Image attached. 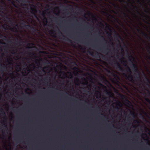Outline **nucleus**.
Masks as SVG:
<instances>
[{
	"mask_svg": "<svg viewBox=\"0 0 150 150\" xmlns=\"http://www.w3.org/2000/svg\"><path fill=\"white\" fill-rule=\"evenodd\" d=\"M21 5L22 6H27L28 5V4H21Z\"/></svg>",
	"mask_w": 150,
	"mask_h": 150,
	"instance_id": "nucleus-16",
	"label": "nucleus"
},
{
	"mask_svg": "<svg viewBox=\"0 0 150 150\" xmlns=\"http://www.w3.org/2000/svg\"><path fill=\"white\" fill-rule=\"evenodd\" d=\"M50 68V67L49 66H47L45 67V68Z\"/></svg>",
	"mask_w": 150,
	"mask_h": 150,
	"instance_id": "nucleus-24",
	"label": "nucleus"
},
{
	"mask_svg": "<svg viewBox=\"0 0 150 150\" xmlns=\"http://www.w3.org/2000/svg\"><path fill=\"white\" fill-rule=\"evenodd\" d=\"M127 66V69L128 70L127 72L128 73L130 74V75L128 76V78H130V81L132 82H133L134 81V79L133 78L131 74H132V71L130 69V68L127 66Z\"/></svg>",
	"mask_w": 150,
	"mask_h": 150,
	"instance_id": "nucleus-3",
	"label": "nucleus"
},
{
	"mask_svg": "<svg viewBox=\"0 0 150 150\" xmlns=\"http://www.w3.org/2000/svg\"><path fill=\"white\" fill-rule=\"evenodd\" d=\"M123 14L125 16H126V13H123Z\"/></svg>",
	"mask_w": 150,
	"mask_h": 150,
	"instance_id": "nucleus-35",
	"label": "nucleus"
},
{
	"mask_svg": "<svg viewBox=\"0 0 150 150\" xmlns=\"http://www.w3.org/2000/svg\"><path fill=\"white\" fill-rule=\"evenodd\" d=\"M103 57H105V56H103V57L102 58H103V59H104V58H103Z\"/></svg>",
	"mask_w": 150,
	"mask_h": 150,
	"instance_id": "nucleus-40",
	"label": "nucleus"
},
{
	"mask_svg": "<svg viewBox=\"0 0 150 150\" xmlns=\"http://www.w3.org/2000/svg\"><path fill=\"white\" fill-rule=\"evenodd\" d=\"M10 75H11L13 76V73L10 74Z\"/></svg>",
	"mask_w": 150,
	"mask_h": 150,
	"instance_id": "nucleus-34",
	"label": "nucleus"
},
{
	"mask_svg": "<svg viewBox=\"0 0 150 150\" xmlns=\"http://www.w3.org/2000/svg\"><path fill=\"white\" fill-rule=\"evenodd\" d=\"M146 90L148 91V94L149 96H150V92L147 89H146Z\"/></svg>",
	"mask_w": 150,
	"mask_h": 150,
	"instance_id": "nucleus-13",
	"label": "nucleus"
},
{
	"mask_svg": "<svg viewBox=\"0 0 150 150\" xmlns=\"http://www.w3.org/2000/svg\"><path fill=\"white\" fill-rule=\"evenodd\" d=\"M61 72V73H63V72H63V71H61V72Z\"/></svg>",
	"mask_w": 150,
	"mask_h": 150,
	"instance_id": "nucleus-56",
	"label": "nucleus"
},
{
	"mask_svg": "<svg viewBox=\"0 0 150 150\" xmlns=\"http://www.w3.org/2000/svg\"><path fill=\"white\" fill-rule=\"evenodd\" d=\"M105 92H106V94L107 95H108V96H110V94H112L111 93V92H108V91H107V90H106L105 91Z\"/></svg>",
	"mask_w": 150,
	"mask_h": 150,
	"instance_id": "nucleus-10",
	"label": "nucleus"
},
{
	"mask_svg": "<svg viewBox=\"0 0 150 150\" xmlns=\"http://www.w3.org/2000/svg\"><path fill=\"white\" fill-rule=\"evenodd\" d=\"M131 5H132V6L133 7H134V8H137V7H136V6H134L132 4H131Z\"/></svg>",
	"mask_w": 150,
	"mask_h": 150,
	"instance_id": "nucleus-27",
	"label": "nucleus"
},
{
	"mask_svg": "<svg viewBox=\"0 0 150 150\" xmlns=\"http://www.w3.org/2000/svg\"><path fill=\"white\" fill-rule=\"evenodd\" d=\"M115 35H116V37H117V38H118L120 37V36L118 35L117 34H116Z\"/></svg>",
	"mask_w": 150,
	"mask_h": 150,
	"instance_id": "nucleus-23",
	"label": "nucleus"
},
{
	"mask_svg": "<svg viewBox=\"0 0 150 150\" xmlns=\"http://www.w3.org/2000/svg\"><path fill=\"white\" fill-rule=\"evenodd\" d=\"M122 96H123V97H124V95H122Z\"/></svg>",
	"mask_w": 150,
	"mask_h": 150,
	"instance_id": "nucleus-62",
	"label": "nucleus"
},
{
	"mask_svg": "<svg viewBox=\"0 0 150 150\" xmlns=\"http://www.w3.org/2000/svg\"><path fill=\"white\" fill-rule=\"evenodd\" d=\"M15 30L16 31H17V29L16 28H15Z\"/></svg>",
	"mask_w": 150,
	"mask_h": 150,
	"instance_id": "nucleus-49",
	"label": "nucleus"
},
{
	"mask_svg": "<svg viewBox=\"0 0 150 150\" xmlns=\"http://www.w3.org/2000/svg\"><path fill=\"white\" fill-rule=\"evenodd\" d=\"M136 11L137 12V13L138 14H140V13H139V12L137 11V10H136Z\"/></svg>",
	"mask_w": 150,
	"mask_h": 150,
	"instance_id": "nucleus-30",
	"label": "nucleus"
},
{
	"mask_svg": "<svg viewBox=\"0 0 150 150\" xmlns=\"http://www.w3.org/2000/svg\"><path fill=\"white\" fill-rule=\"evenodd\" d=\"M62 66H63V67H64V68H66L65 66H64V65H62Z\"/></svg>",
	"mask_w": 150,
	"mask_h": 150,
	"instance_id": "nucleus-39",
	"label": "nucleus"
},
{
	"mask_svg": "<svg viewBox=\"0 0 150 150\" xmlns=\"http://www.w3.org/2000/svg\"><path fill=\"white\" fill-rule=\"evenodd\" d=\"M47 6V7H49V5H48Z\"/></svg>",
	"mask_w": 150,
	"mask_h": 150,
	"instance_id": "nucleus-38",
	"label": "nucleus"
},
{
	"mask_svg": "<svg viewBox=\"0 0 150 150\" xmlns=\"http://www.w3.org/2000/svg\"><path fill=\"white\" fill-rule=\"evenodd\" d=\"M12 4L14 7H17L16 6L15 4H14V2H13L12 3Z\"/></svg>",
	"mask_w": 150,
	"mask_h": 150,
	"instance_id": "nucleus-17",
	"label": "nucleus"
},
{
	"mask_svg": "<svg viewBox=\"0 0 150 150\" xmlns=\"http://www.w3.org/2000/svg\"><path fill=\"white\" fill-rule=\"evenodd\" d=\"M148 50V52H149V53H150V51Z\"/></svg>",
	"mask_w": 150,
	"mask_h": 150,
	"instance_id": "nucleus-50",
	"label": "nucleus"
},
{
	"mask_svg": "<svg viewBox=\"0 0 150 150\" xmlns=\"http://www.w3.org/2000/svg\"><path fill=\"white\" fill-rule=\"evenodd\" d=\"M32 6L34 7V8H31V10L32 11L31 13L33 14L35 16H36V15L35 14V13L37 12V10L35 8V7L34 5H32Z\"/></svg>",
	"mask_w": 150,
	"mask_h": 150,
	"instance_id": "nucleus-5",
	"label": "nucleus"
},
{
	"mask_svg": "<svg viewBox=\"0 0 150 150\" xmlns=\"http://www.w3.org/2000/svg\"><path fill=\"white\" fill-rule=\"evenodd\" d=\"M82 79L84 80H86V79L84 78H83Z\"/></svg>",
	"mask_w": 150,
	"mask_h": 150,
	"instance_id": "nucleus-37",
	"label": "nucleus"
},
{
	"mask_svg": "<svg viewBox=\"0 0 150 150\" xmlns=\"http://www.w3.org/2000/svg\"><path fill=\"white\" fill-rule=\"evenodd\" d=\"M100 49L101 50V49H103V52L104 53H105V52L106 51V50H105V49L104 48H103V49H102V48H100Z\"/></svg>",
	"mask_w": 150,
	"mask_h": 150,
	"instance_id": "nucleus-20",
	"label": "nucleus"
},
{
	"mask_svg": "<svg viewBox=\"0 0 150 150\" xmlns=\"http://www.w3.org/2000/svg\"><path fill=\"white\" fill-rule=\"evenodd\" d=\"M131 114H132V115H134V114L133 113H132Z\"/></svg>",
	"mask_w": 150,
	"mask_h": 150,
	"instance_id": "nucleus-48",
	"label": "nucleus"
},
{
	"mask_svg": "<svg viewBox=\"0 0 150 150\" xmlns=\"http://www.w3.org/2000/svg\"><path fill=\"white\" fill-rule=\"evenodd\" d=\"M76 80H78V79H77V78H76Z\"/></svg>",
	"mask_w": 150,
	"mask_h": 150,
	"instance_id": "nucleus-61",
	"label": "nucleus"
},
{
	"mask_svg": "<svg viewBox=\"0 0 150 150\" xmlns=\"http://www.w3.org/2000/svg\"><path fill=\"white\" fill-rule=\"evenodd\" d=\"M0 112H1L2 113V115H5V112H4L3 109L2 108H0Z\"/></svg>",
	"mask_w": 150,
	"mask_h": 150,
	"instance_id": "nucleus-8",
	"label": "nucleus"
},
{
	"mask_svg": "<svg viewBox=\"0 0 150 150\" xmlns=\"http://www.w3.org/2000/svg\"><path fill=\"white\" fill-rule=\"evenodd\" d=\"M136 29L138 32H141V34L144 36L147 39H149L150 40V37L146 33L143 32L140 28H137Z\"/></svg>",
	"mask_w": 150,
	"mask_h": 150,
	"instance_id": "nucleus-4",
	"label": "nucleus"
},
{
	"mask_svg": "<svg viewBox=\"0 0 150 150\" xmlns=\"http://www.w3.org/2000/svg\"><path fill=\"white\" fill-rule=\"evenodd\" d=\"M144 76L145 77V79L146 81H147L149 83H150V81L149 80V79L147 78V76L146 75L144 74Z\"/></svg>",
	"mask_w": 150,
	"mask_h": 150,
	"instance_id": "nucleus-9",
	"label": "nucleus"
},
{
	"mask_svg": "<svg viewBox=\"0 0 150 150\" xmlns=\"http://www.w3.org/2000/svg\"><path fill=\"white\" fill-rule=\"evenodd\" d=\"M128 58L129 61L132 63V64L131 65L132 68L133 70H134V72L137 73V78L140 81L141 80V77L137 67L136 64H134L133 62L132 61V59H134L132 55H130V56H129Z\"/></svg>",
	"mask_w": 150,
	"mask_h": 150,
	"instance_id": "nucleus-1",
	"label": "nucleus"
},
{
	"mask_svg": "<svg viewBox=\"0 0 150 150\" xmlns=\"http://www.w3.org/2000/svg\"><path fill=\"white\" fill-rule=\"evenodd\" d=\"M57 67H58L60 68V70H61V67L60 66H57Z\"/></svg>",
	"mask_w": 150,
	"mask_h": 150,
	"instance_id": "nucleus-29",
	"label": "nucleus"
},
{
	"mask_svg": "<svg viewBox=\"0 0 150 150\" xmlns=\"http://www.w3.org/2000/svg\"><path fill=\"white\" fill-rule=\"evenodd\" d=\"M56 8L57 9H58V8H58V7H57Z\"/></svg>",
	"mask_w": 150,
	"mask_h": 150,
	"instance_id": "nucleus-46",
	"label": "nucleus"
},
{
	"mask_svg": "<svg viewBox=\"0 0 150 150\" xmlns=\"http://www.w3.org/2000/svg\"><path fill=\"white\" fill-rule=\"evenodd\" d=\"M117 41H118L119 42H119V41L118 39H117Z\"/></svg>",
	"mask_w": 150,
	"mask_h": 150,
	"instance_id": "nucleus-52",
	"label": "nucleus"
},
{
	"mask_svg": "<svg viewBox=\"0 0 150 150\" xmlns=\"http://www.w3.org/2000/svg\"><path fill=\"white\" fill-rule=\"evenodd\" d=\"M109 30H111V29H110L109 28Z\"/></svg>",
	"mask_w": 150,
	"mask_h": 150,
	"instance_id": "nucleus-60",
	"label": "nucleus"
},
{
	"mask_svg": "<svg viewBox=\"0 0 150 150\" xmlns=\"http://www.w3.org/2000/svg\"><path fill=\"white\" fill-rule=\"evenodd\" d=\"M115 108H116L117 109H119L118 108V107H115Z\"/></svg>",
	"mask_w": 150,
	"mask_h": 150,
	"instance_id": "nucleus-33",
	"label": "nucleus"
},
{
	"mask_svg": "<svg viewBox=\"0 0 150 150\" xmlns=\"http://www.w3.org/2000/svg\"><path fill=\"white\" fill-rule=\"evenodd\" d=\"M101 37L103 38V36H102Z\"/></svg>",
	"mask_w": 150,
	"mask_h": 150,
	"instance_id": "nucleus-64",
	"label": "nucleus"
},
{
	"mask_svg": "<svg viewBox=\"0 0 150 150\" xmlns=\"http://www.w3.org/2000/svg\"><path fill=\"white\" fill-rule=\"evenodd\" d=\"M123 62H124L125 63H127L126 61H123Z\"/></svg>",
	"mask_w": 150,
	"mask_h": 150,
	"instance_id": "nucleus-44",
	"label": "nucleus"
},
{
	"mask_svg": "<svg viewBox=\"0 0 150 150\" xmlns=\"http://www.w3.org/2000/svg\"><path fill=\"white\" fill-rule=\"evenodd\" d=\"M3 27L4 28V29H5V27L4 26H3Z\"/></svg>",
	"mask_w": 150,
	"mask_h": 150,
	"instance_id": "nucleus-58",
	"label": "nucleus"
},
{
	"mask_svg": "<svg viewBox=\"0 0 150 150\" xmlns=\"http://www.w3.org/2000/svg\"><path fill=\"white\" fill-rule=\"evenodd\" d=\"M96 57H99V56L98 54H97V55L96 56Z\"/></svg>",
	"mask_w": 150,
	"mask_h": 150,
	"instance_id": "nucleus-26",
	"label": "nucleus"
},
{
	"mask_svg": "<svg viewBox=\"0 0 150 150\" xmlns=\"http://www.w3.org/2000/svg\"><path fill=\"white\" fill-rule=\"evenodd\" d=\"M115 65L116 66V68L117 69H118L119 70L121 71H123V69L120 66V64L116 62L115 63Z\"/></svg>",
	"mask_w": 150,
	"mask_h": 150,
	"instance_id": "nucleus-6",
	"label": "nucleus"
},
{
	"mask_svg": "<svg viewBox=\"0 0 150 150\" xmlns=\"http://www.w3.org/2000/svg\"><path fill=\"white\" fill-rule=\"evenodd\" d=\"M109 16H110L111 17H112V18H114L113 16H112L111 15H109Z\"/></svg>",
	"mask_w": 150,
	"mask_h": 150,
	"instance_id": "nucleus-28",
	"label": "nucleus"
},
{
	"mask_svg": "<svg viewBox=\"0 0 150 150\" xmlns=\"http://www.w3.org/2000/svg\"><path fill=\"white\" fill-rule=\"evenodd\" d=\"M3 65L4 66L3 67H6V66H5V65L4 64H3Z\"/></svg>",
	"mask_w": 150,
	"mask_h": 150,
	"instance_id": "nucleus-36",
	"label": "nucleus"
},
{
	"mask_svg": "<svg viewBox=\"0 0 150 150\" xmlns=\"http://www.w3.org/2000/svg\"><path fill=\"white\" fill-rule=\"evenodd\" d=\"M0 35L1 36H2V35L0 33Z\"/></svg>",
	"mask_w": 150,
	"mask_h": 150,
	"instance_id": "nucleus-51",
	"label": "nucleus"
},
{
	"mask_svg": "<svg viewBox=\"0 0 150 150\" xmlns=\"http://www.w3.org/2000/svg\"><path fill=\"white\" fill-rule=\"evenodd\" d=\"M147 85H148V86H149V87H150V86L149 85V84H147Z\"/></svg>",
	"mask_w": 150,
	"mask_h": 150,
	"instance_id": "nucleus-47",
	"label": "nucleus"
},
{
	"mask_svg": "<svg viewBox=\"0 0 150 150\" xmlns=\"http://www.w3.org/2000/svg\"><path fill=\"white\" fill-rule=\"evenodd\" d=\"M105 81H107V80L105 79Z\"/></svg>",
	"mask_w": 150,
	"mask_h": 150,
	"instance_id": "nucleus-57",
	"label": "nucleus"
},
{
	"mask_svg": "<svg viewBox=\"0 0 150 150\" xmlns=\"http://www.w3.org/2000/svg\"><path fill=\"white\" fill-rule=\"evenodd\" d=\"M146 101L150 104V100L148 98H145Z\"/></svg>",
	"mask_w": 150,
	"mask_h": 150,
	"instance_id": "nucleus-11",
	"label": "nucleus"
},
{
	"mask_svg": "<svg viewBox=\"0 0 150 150\" xmlns=\"http://www.w3.org/2000/svg\"><path fill=\"white\" fill-rule=\"evenodd\" d=\"M3 36L5 38H6V37L5 36Z\"/></svg>",
	"mask_w": 150,
	"mask_h": 150,
	"instance_id": "nucleus-54",
	"label": "nucleus"
},
{
	"mask_svg": "<svg viewBox=\"0 0 150 150\" xmlns=\"http://www.w3.org/2000/svg\"><path fill=\"white\" fill-rule=\"evenodd\" d=\"M135 121H136V122H137V120H135Z\"/></svg>",
	"mask_w": 150,
	"mask_h": 150,
	"instance_id": "nucleus-63",
	"label": "nucleus"
},
{
	"mask_svg": "<svg viewBox=\"0 0 150 150\" xmlns=\"http://www.w3.org/2000/svg\"><path fill=\"white\" fill-rule=\"evenodd\" d=\"M149 3H150V0H146Z\"/></svg>",
	"mask_w": 150,
	"mask_h": 150,
	"instance_id": "nucleus-31",
	"label": "nucleus"
},
{
	"mask_svg": "<svg viewBox=\"0 0 150 150\" xmlns=\"http://www.w3.org/2000/svg\"><path fill=\"white\" fill-rule=\"evenodd\" d=\"M119 106H121V104L120 103H119L117 104Z\"/></svg>",
	"mask_w": 150,
	"mask_h": 150,
	"instance_id": "nucleus-22",
	"label": "nucleus"
},
{
	"mask_svg": "<svg viewBox=\"0 0 150 150\" xmlns=\"http://www.w3.org/2000/svg\"><path fill=\"white\" fill-rule=\"evenodd\" d=\"M21 24L24 25V27L27 29H31L33 32L35 31L36 29L34 27L29 24L25 25L24 23H22Z\"/></svg>",
	"mask_w": 150,
	"mask_h": 150,
	"instance_id": "nucleus-2",
	"label": "nucleus"
},
{
	"mask_svg": "<svg viewBox=\"0 0 150 150\" xmlns=\"http://www.w3.org/2000/svg\"><path fill=\"white\" fill-rule=\"evenodd\" d=\"M4 127L6 128L7 129V126L6 125L4 124Z\"/></svg>",
	"mask_w": 150,
	"mask_h": 150,
	"instance_id": "nucleus-25",
	"label": "nucleus"
},
{
	"mask_svg": "<svg viewBox=\"0 0 150 150\" xmlns=\"http://www.w3.org/2000/svg\"><path fill=\"white\" fill-rule=\"evenodd\" d=\"M44 19L45 20L46 23L44 24V25L45 26H46V25H47V18H46V17H45V16H44Z\"/></svg>",
	"mask_w": 150,
	"mask_h": 150,
	"instance_id": "nucleus-12",
	"label": "nucleus"
},
{
	"mask_svg": "<svg viewBox=\"0 0 150 150\" xmlns=\"http://www.w3.org/2000/svg\"><path fill=\"white\" fill-rule=\"evenodd\" d=\"M100 85L102 87H104L105 88H106V87L105 86H104L103 85H102V84H100Z\"/></svg>",
	"mask_w": 150,
	"mask_h": 150,
	"instance_id": "nucleus-21",
	"label": "nucleus"
},
{
	"mask_svg": "<svg viewBox=\"0 0 150 150\" xmlns=\"http://www.w3.org/2000/svg\"><path fill=\"white\" fill-rule=\"evenodd\" d=\"M148 48L149 49V50H150V47L149 46L148 47Z\"/></svg>",
	"mask_w": 150,
	"mask_h": 150,
	"instance_id": "nucleus-43",
	"label": "nucleus"
},
{
	"mask_svg": "<svg viewBox=\"0 0 150 150\" xmlns=\"http://www.w3.org/2000/svg\"><path fill=\"white\" fill-rule=\"evenodd\" d=\"M50 32L52 34H54V31L53 30H51L50 31Z\"/></svg>",
	"mask_w": 150,
	"mask_h": 150,
	"instance_id": "nucleus-18",
	"label": "nucleus"
},
{
	"mask_svg": "<svg viewBox=\"0 0 150 150\" xmlns=\"http://www.w3.org/2000/svg\"><path fill=\"white\" fill-rule=\"evenodd\" d=\"M88 53H89V54L91 55H92V56L93 55V52H90V51H88Z\"/></svg>",
	"mask_w": 150,
	"mask_h": 150,
	"instance_id": "nucleus-15",
	"label": "nucleus"
},
{
	"mask_svg": "<svg viewBox=\"0 0 150 150\" xmlns=\"http://www.w3.org/2000/svg\"><path fill=\"white\" fill-rule=\"evenodd\" d=\"M6 18H7V19H9V18H8L7 16H6Z\"/></svg>",
	"mask_w": 150,
	"mask_h": 150,
	"instance_id": "nucleus-41",
	"label": "nucleus"
},
{
	"mask_svg": "<svg viewBox=\"0 0 150 150\" xmlns=\"http://www.w3.org/2000/svg\"><path fill=\"white\" fill-rule=\"evenodd\" d=\"M34 44L33 43H28L27 44V46H28V48H33Z\"/></svg>",
	"mask_w": 150,
	"mask_h": 150,
	"instance_id": "nucleus-7",
	"label": "nucleus"
},
{
	"mask_svg": "<svg viewBox=\"0 0 150 150\" xmlns=\"http://www.w3.org/2000/svg\"><path fill=\"white\" fill-rule=\"evenodd\" d=\"M91 1L92 2H94L92 0H91Z\"/></svg>",
	"mask_w": 150,
	"mask_h": 150,
	"instance_id": "nucleus-53",
	"label": "nucleus"
},
{
	"mask_svg": "<svg viewBox=\"0 0 150 150\" xmlns=\"http://www.w3.org/2000/svg\"><path fill=\"white\" fill-rule=\"evenodd\" d=\"M125 76L126 77H127V76L126 75H125Z\"/></svg>",
	"mask_w": 150,
	"mask_h": 150,
	"instance_id": "nucleus-59",
	"label": "nucleus"
},
{
	"mask_svg": "<svg viewBox=\"0 0 150 150\" xmlns=\"http://www.w3.org/2000/svg\"><path fill=\"white\" fill-rule=\"evenodd\" d=\"M86 84H87L88 83V82L86 81Z\"/></svg>",
	"mask_w": 150,
	"mask_h": 150,
	"instance_id": "nucleus-45",
	"label": "nucleus"
},
{
	"mask_svg": "<svg viewBox=\"0 0 150 150\" xmlns=\"http://www.w3.org/2000/svg\"><path fill=\"white\" fill-rule=\"evenodd\" d=\"M115 76L116 77H118V76L116 75H115Z\"/></svg>",
	"mask_w": 150,
	"mask_h": 150,
	"instance_id": "nucleus-42",
	"label": "nucleus"
},
{
	"mask_svg": "<svg viewBox=\"0 0 150 150\" xmlns=\"http://www.w3.org/2000/svg\"><path fill=\"white\" fill-rule=\"evenodd\" d=\"M128 118H129V119H130V118H131V117H128Z\"/></svg>",
	"mask_w": 150,
	"mask_h": 150,
	"instance_id": "nucleus-55",
	"label": "nucleus"
},
{
	"mask_svg": "<svg viewBox=\"0 0 150 150\" xmlns=\"http://www.w3.org/2000/svg\"><path fill=\"white\" fill-rule=\"evenodd\" d=\"M126 101L127 102H128V103H129V101L128 100H127V99H126Z\"/></svg>",
	"mask_w": 150,
	"mask_h": 150,
	"instance_id": "nucleus-32",
	"label": "nucleus"
},
{
	"mask_svg": "<svg viewBox=\"0 0 150 150\" xmlns=\"http://www.w3.org/2000/svg\"><path fill=\"white\" fill-rule=\"evenodd\" d=\"M119 45L120 46V47L121 48V50L123 52H124V50L122 48V47L120 45V44H119Z\"/></svg>",
	"mask_w": 150,
	"mask_h": 150,
	"instance_id": "nucleus-14",
	"label": "nucleus"
},
{
	"mask_svg": "<svg viewBox=\"0 0 150 150\" xmlns=\"http://www.w3.org/2000/svg\"><path fill=\"white\" fill-rule=\"evenodd\" d=\"M65 40L68 41H71L70 39H68L67 38H66V39Z\"/></svg>",
	"mask_w": 150,
	"mask_h": 150,
	"instance_id": "nucleus-19",
	"label": "nucleus"
}]
</instances>
